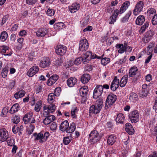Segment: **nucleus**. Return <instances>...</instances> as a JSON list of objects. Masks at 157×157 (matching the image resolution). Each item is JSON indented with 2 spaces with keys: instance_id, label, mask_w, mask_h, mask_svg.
<instances>
[{
  "instance_id": "nucleus-1",
  "label": "nucleus",
  "mask_w": 157,
  "mask_h": 157,
  "mask_svg": "<svg viewBox=\"0 0 157 157\" xmlns=\"http://www.w3.org/2000/svg\"><path fill=\"white\" fill-rule=\"evenodd\" d=\"M96 58L101 59V57L98 56L94 53H92L90 51H87L82 56V57L76 58L74 61V63L78 65L81 64L82 61L83 63L86 64L89 63V60L91 59Z\"/></svg>"
},
{
  "instance_id": "nucleus-2",
  "label": "nucleus",
  "mask_w": 157,
  "mask_h": 157,
  "mask_svg": "<svg viewBox=\"0 0 157 157\" xmlns=\"http://www.w3.org/2000/svg\"><path fill=\"white\" fill-rule=\"evenodd\" d=\"M103 101L102 99L97 100L94 105H91L90 108V114H97L99 113L103 105Z\"/></svg>"
},
{
  "instance_id": "nucleus-3",
  "label": "nucleus",
  "mask_w": 157,
  "mask_h": 157,
  "mask_svg": "<svg viewBox=\"0 0 157 157\" xmlns=\"http://www.w3.org/2000/svg\"><path fill=\"white\" fill-rule=\"evenodd\" d=\"M34 136L35 137V140H39L40 143H43L45 142L50 135L49 132H47L43 133L41 132L37 134L35 133L33 134Z\"/></svg>"
},
{
  "instance_id": "nucleus-4",
  "label": "nucleus",
  "mask_w": 157,
  "mask_h": 157,
  "mask_svg": "<svg viewBox=\"0 0 157 157\" xmlns=\"http://www.w3.org/2000/svg\"><path fill=\"white\" fill-rule=\"evenodd\" d=\"M117 99V97L115 95L111 93L109 94L106 101L105 105L106 109L108 108L109 107L112 105L115 102Z\"/></svg>"
},
{
  "instance_id": "nucleus-5",
  "label": "nucleus",
  "mask_w": 157,
  "mask_h": 157,
  "mask_svg": "<svg viewBox=\"0 0 157 157\" xmlns=\"http://www.w3.org/2000/svg\"><path fill=\"white\" fill-rule=\"evenodd\" d=\"M89 137L90 141L93 144L98 142L100 139L98 132L95 130L91 132L89 135Z\"/></svg>"
},
{
  "instance_id": "nucleus-6",
  "label": "nucleus",
  "mask_w": 157,
  "mask_h": 157,
  "mask_svg": "<svg viewBox=\"0 0 157 157\" xmlns=\"http://www.w3.org/2000/svg\"><path fill=\"white\" fill-rule=\"evenodd\" d=\"M33 113L30 112L25 114L23 118V120L25 124L28 123L33 124L36 122L35 119L33 117Z\"/></svg>"
},
{
  "instance_id": "nucleus-7",
  "label": "nucleus",
  "mask_w": 157,
  "mask_h": 157,
  "mask_svg": "<svg viewBox=\"0 0 157 157\" xmlns=\"http://www.w3.org/2000/svg\"><path fill=\"white\" fill-rule=\"evenodd\" d=\"M144 2L141 1L138 2L135 6L133 11V14L135 16L137 15L142 11L144 7Z\"/></svg>"
},
{
  "instance_id": "nucleus-8",
  "label": "nucleus",
  "mask_w": 157,
  "mask_h": 157,
  "mask_svg": "<svg viewBox=\"0 0 157 157\" xmlns=\"http://www.w3.org/2000/svg\"><path fill=\"white\" fill-rule=\"evenodd\" d=\"M128 116L132 123L137 122L139 120V114L138 111L136 110L130 112Z\"/></svg>"
},
{
  "instance_id": "nucleus-9",
  "label": "nucleus",
  "mask_w": 157,
  "mask_h": 157,
  "mask_svg": "<svg viewBox=\"0 0 157 157\" xmlns=\"http://www.w3.org/2000/svg\"><path fill=\"white\" fill-rule=\"evenodd\" d=\"M89 47L88 41L86 39H82L79 42V49L82 52L86 51Z\"/></svg>"
},
{
  "instance_id": "nucleus-10",
  "label": "nucleus",
  "mask_w": 157,
  "mask_h": 157,
  "mask_svg": "<svg viewBox=\"0 0 157 157\" xmlns=\"http://www.w3.org/2000/svg\"><path fill=\"white\" fill-rule=\"evenodd\" d=\"M67 51V47L63 45H58L56 49V54L61 56H63L65 54Z\"/></svg>"
},
{
  "instance_id": "nucleus-11",
  "label": "nucleus",
  "mask_w": 157,
  "mask_h": 157,
  "mask_svg": "<svg viewBox=\"0 0 157 157\" xmlns=\"http://www.w3.org/2000/svg\"><path fill=\"white\" fill-rule=\"evenodd\" d=\"M103 91L102 86L99 85L97 86L94 90L93 94V98L95 99L97 98L101 95Z\"/></svg>"
},
{
  "instance_id": "nucleus-12",
  "label": "nucleus",
  "mask_w": 157,
  "mask_h": 157,
  "mask_svg": "<svg viewBox=\"0 0 157 157\" xmlns=\"http://www.w3.org/2000/svg\"><path fill=\"white\" fill-rule=\"evenodd\" d=\"M115 47L116 48L118 49V52L120 54L123 53L128 48L130 49L132 48L128 46L126 43H124V44H117ZM132 49H131V50H132Z\"/></svg>"
},
{
  "instance_id": "nucleus-13",
  "label": "nucleus",
  "mask_w": 157,
  "mask_h": 157,
  "mask_svg": "<svg viewBox=\"0 0 157 157\" xmlns=\"http://www.w3.org/2000/svg\"><path fill=\"white\" fill-rule=\"evenodd\" d=\"M8 138V133L6 130L2 128L0 129V141L3 142Z\"/></svg>"
},
{
  "instance_id": "nucleus-14",
  "label": "nucleus",
  "mask_w": 157,
  "mask_h": 157,
  "mask_svg": "<svg viewBox=\"0 0 157 157\" xmlns=\"http://www.w3.org/2000/svg\"><path fill=\"white\" fill-rule=\"evenodd\" d=\"M50 59L48 57L43 58L39 63L40 67L41 68H45L48 67L51 64Z\"/></svg>"
},
{
  "instance_id": "nucleus-15",
  "label": "nucleus",
  "mask_w": 157,
  "mask_h": 157,
  "mask_svg": "<svg viewBox=\"0 0 157 157\" xmlns=\"http://www.w3.org/2000/svg\"><path fill=\"white\" fill-rule=\"evenodd\" d=\"M39 68L37 66H34L29 69L27 72V75L29 77H32L39 71Z\"/></svg>"
},
{
  "instance_id": "nucleus-16",
  "label": "nucleus",
  "mask_w": 157,
  "mask_h": 157,
  "mask_svg": "<svg viewBox=\"0 0 157 157\" xmlns=\"http://www.w3.org/2000/svg\"><path fill=\"white\" fill-rule=\"evenodd\" d=\"M119 80L117 76L115 77L114 79L111 83L110 86L111 89L113 91H115L119 87Z\"/></svg>"
},
{
  "instance_id": "nucleus-17",
  "label": "nucleus",
  "mask_w": 157,
  "mask_h": 157,
  "mask_svg": "<svg viewBox=\"0 0 157 157\" xmlns=\"http://www.w3.org/2000/svg\"><path fill=\"white\" fill-rule=\"evenodd\" d=\"M152 31H149L147 32L143 38V41L144 43L148 42L153 36Z\"/></svg>"
},
{
  "instance_id": "nucleus-18",
  "label": "nucleus",
  "mask_w": 157,
  "mask_h": 157,
  "mask_svg": "<svg viewBox=\"0 0 157 157\" xmlns=\"http://www.w3.org/2000/svg\"><path fill=\"white\" fill-rule=\"evenodd\" d=\"M80 5L79 4L74 3L69 6V11L71 13H74L76 12L80 8Z\"/></svg>"
},
{
  "instance_id": "nucleus-19",
  "label": "nucleus",
  "mask_w": 157,
  "mask_h": 157,
  "mask_svg": "<svg viewBox=\"0 0 157 157\" xmlns=\"http://www.w3.org/2000/svg\"><path fill=\"white\" fill-rule=\"evenodd\" d=\"M125 129L129 135L133 134L134 132V130L130 123H127L125 125Z\"/></svg>"
},
{
  "instance_id": "nucleus-20",
  "label": "nucleus",
  "mask_w": 157,
  "mask_h": 157,
  "mask_svg": "<svg viewBox=\"0 0 157 157\" xmlns=\"http://www.w3.org/2000/svg\"><path fill=\"white\" fill-rule=\"evenodd\" d=\"M59 76L57 75H52L48 81V85L51 86L55 83L58 79Z\"/></svg>"
},
{
  "instance_id": "nucleus-21",
  "label": "nucleus",
  "mask_w": 157,
  "mask_h": 157,
  "mask_svg": "<svg viewBox=\"0 0 157 157\" xmlns=\"http://www.w3.org/2000/svg\"><path fill=\"white\" fill-rule=\"evenodd\" d=\"M130 4V2L128 1H126L124 2L119 10V13L121 14L124 13L128 8Z\"/></svg>"
},
{
  "instance_id": "nucleus-22",
  "label": "nucleus",
  "mask_w": 157,
  "mask_h": 157,
  "mask_svg": "<svg viewBox=\"0 0 157 157\" xmlns=\"http://www.w3.org/2000/svg\"><path fill=\"white\" fill-rule=\"evenodd\" d=\"M1 52L2 53H6V54H4L5 56H10L12 54L11 51L9 52V48L6 46L3 45L1 46Z\"/></svg>"
},
{
  "instance_id": "nucleus-23",
  "label": "nucleus",
  "mask_w": 157,
  "mask_h": 157,
  "mask_svg": "<svg viewBox=\"0 0 157 157\" xmlns=\"http://www.w3.org/2000/svg\"><path fill=\"white\" fill-rule=\"evenodd\" d=\"M125 117L124 115L121 113L118 114L116 119L117 123L123 124L124 121Z\"/></svg>"
},
{
  "instance_id": "nucleus-24",
  "label": "nucleus",
  "mask_w": 157,
  "mask_h": 157,
  "mask_svg": "<svg viewBox=\"0 0 157 157\" xmlns=\"http://www.w3.org/2000/svg\"><path fill=\"white\" fill-rule=\"evenodd\" d=\"M55 119V117L54 116H49L44 119L43 123L45 125H47L53 121Z\"/></svg>"
},
{
  "instance_id": "nucleus-25",
  "label": "nucleus",
  "mask_w": 157,
  "mask_h": 157,
  "mask_svg": "<svg viewBox=\"0 0 157 157\" xmlns=\"http://www.w3.org/2000/svg\"><path fill=\"white\" fill-rule=\"evenodd\" d=\"M47 33V31L46 29H39L36 32L37 36L38 37H42L45 36Z\"/></svg>"
},
{
  "instance_id": "nucleus-26",
  "label": "nucleus",
  "mask_w": 157,
  "mask_h": 157,
  "mask_svg": "<svg viewBox=\"0 0 157 157\" xmlns=\"http://www.w3.org/2000/svg\"><path fill=\"white\" fill-rule=\"evenodd\" d=\"M69 126V124L68 121L67 120L65 121L61 124L59 127L60 129L63 132L65 131H66Z\"/></svg>"
},
{
  "instance_id": "nucleus-27",
  "label": "nucleus",
  "mask_w": 157,
  "mask_h": 157,
  "mask_svg": "<svg viewBox=\"0 0 157 157\" xmlns=\"http://www.w3.org/2000/svg\"><path fill=\"white\" fill-rule=\"evenodd\" d=\"M90 79V76L89 75L85 74L82 75L81 78V81L83 84L88 82Z\"/></svg>"
},
{
  "instance_id": "nucleus-28",
  "label": "nucleus",
  "mask_w": 157,
  "mask_h": 157,
  "mask_svg": "<svg viewBox=\"0 0 157 157\" xmlns=\"http://www.w3.org/2000/svg\"><path fill=\"white\" fill-rule=\"evenodd\" d=\"M77 79L75 78H70L68 79L67 83L69 87H73L77 82Z\"/></svg>"
},
{
  "instance_id": "nucleus-29",
  "label": "nucleus",
  "mask_w": 157,
  "mask_h": 157,
  "mask_svg": "<svg viewBox=\"0 0 157 157\" xmlns=\"http://www.w3.org/2000/svg\"><path fill=\"white\" fill-rule=\"evenodd\" d=\"M88 87L86 86H84L81 88L79 90V93L81 96H88Z\"/></svg>"
},
{
  "instance_id": "nucleus-30",
  "label": "nucleus",
  "mask_w": 157,
  "mask_h": 157,
  "mask_svg": "<svg viewBox=\"0 0 157 157\" xmlns=\"http://www.w3.org/2000/svg\"><path fill=\"white\" fill-rule=\"evenodd\" d=\"M145 18L143 15H140L136 18V23L138 25H141L144 22Z\"/></svg>"
},
{
  "instance_id": "nucleus-31",
  "label": "nucleus",
  "mask_w": 157,
  "mask_h": 157,
  "mask_svg": "<svg viewBox=\"0 0 157 157\" xmlns=\"http://www.w3.org/2000/svg\"><path fill=\"white\" fill-rule=\"evenodd\" d=\"M138 71V69L136 67H131L129 71V76L132 77L136 75Z\"/></svg>"
},
{
  "instance_id": "nucleus-32",
  "label": "nucleus",
  "mask_w": 157,
  "mask_h": 157,
  "mask_svg": "<svg viewBox=\"0 0 157 157\" xmlns=\"http://www.w3.org/2000/svg\"><path fill=\"white\" fill-rule=\"evenodd\" d=\"M129 99L133 102H136L138 100V96L135 93H130L129 97Z\"/></svg>"
},
{
  "instance_id": "nucleus-33",
  "label": "nucleus",
  "mask_w": 157,
  "mask_h": 157,
  "mask_svg": "<svg viewBox=\"0 0 157 157\" xmlns=\"http://www.w3.org/2000/svg\"><path fill=\"white\" fill-rule=\"evenodd\" d=\"M19 109V105L17 103L14 104L11 107L10 110V113L13 114L18 111Z\"/></svg>"
},
{
  "instance_id": "nucleus-34",
  "label": "nucleus",
  "mask_w": 157,
  "mask_h": 157,
  "mask_svg": "<svg viewBox=\"0 0 157 157\" xmlns=\"http://www.w3.org/2000/svg\"><path fill=\"white\" fill-rule=\"evenodd\" d=\"M128 79V75H124L122 78L120 82V86L123 87L125 86L126 84Z\"/></svg>"
},
{
  "instance_id": "nucleus-35",
  "label": "nucleus",
  "mask_w": 157,
  "mask_h": 157,
  "mask_svg": "<svg viewBox=\"0 0 157 157\" xmlns=\"http://www.w3.org/2000/svg\"><path fill=\"white\" fill-rule=\"evenodd\" d=\"M25 94V92L24 90H21L15 94H14V97L16 99H18L23 97Z\"/></svg>"
},
{
  "instance_id": "nucleus-36",
  "label": "nucleus",
  "mask_w": 157,
  "mask_h": 157,
  "mask_svg": "<svg viewBox=\"0 0 157 157\" xmlns=\"http://www.w3.org/2000/svg\"><path fill=\"white\" fill-rule=\"evenodd\" d=\"M76 128V125L74 123H72L71 125L68 127L66 131L67 132L69 133H71L74 132Z\"/></svg>"
},
{
  "instance_id": "nucleus-37",
  "label": "nucleus",
  "mask_w": 157,
  "mask_h": 157,
  "mask_svg": "<svg viewBox=\"0 0 157 157\" xmlns=\"http://www.w3.org/2000/svg\"><path fill=\"white\" fill-rule=\"evenodd\" d=\"M132 13V12L131 11H129L126 14L125 16L121 19V22L123 23L127 22L128 21L129 17L131 15Z\"/></svg>"
},
{
  "instance_id": "nucleus-38",
  "label": "nucleus",
  "mask_w": 157,
  "mask_h": 157,
  "mask_svg": "<svg viewBox=\"0 0 157 157\" xmlns=\"http://www.w3.org/2000/svg\"><path fill=\"white\" fill-rule=\"evenodd\" d=\"M116 137L113 135L110 136L107 140L108 144L110 145H113L116 141Z\"/></svg>"
},
{
  "instance_id": "nucleus-39",
  "label": "nucleus",
  "mask_w": 157,
  "mask_h": 157,
  "mask_svg": "<svg viewBox=\"0 0 157 157\" xmlns=\"http://www.w3.org/2000/svg\"><path fill=\"white\" fill-rule=\"evenodd\" d=\"M8 36L7 33L5 31L2 32L0 36V40L2 42L5 41L7 39Z\"/></svg>"
},
{
  "instance_id": "nucleus-40",
  "label": "nucleus",
  "mask_w": 157,
  "mask_h": 157,
  "mask_svg": "<svg viewBox=\"0 0 157 157\" xmlns=\"http://www.w3.org/2000/svg\"><path fill=\"white\" fill-rule=\"evenodd\" d=\"M56 96V95L53 93L49 94L48 95V102L51 104L54 101Z\"/></svg>"
},
{
  "instance_id": "nucleus-41",
  "label": "nucleus",
  "mask_w": 157,
  "mask_h": 157,
  "mask_svg": "<svg viewBox=\"0 0 157 157\" xmlns=\"http://www.w3.org/2000/svg\"><path fill=\"white\" fill-rule=\"evenodd\" d=\"M72 138L71 134L69 136L64 137L63 142L64 144L65 145L68 144L71 141Z\"/></svg>"
},
{
  "instance_id": "nucleus-42",
  "label": "nucleus",
  "mask_w": 157,
  "mask_h": 157,
  "mask_svg": "<svg viewBox=\"0 0 157 157\" xmlns=\"http://www.w3.org/2000/svg\"><path fill=\"white\" fill-rule=\"evenodd\" d=\"M64 24L61 22H58L55 24L54 25V28L56 29H62L64 27Z\"/></svg>"
},
{
  "instance_id": "nucleus-43",
  "label": "nucleus",
  "mask_w": 157,
  "mask_h": 157,
  "mask_svg": "<svg viewBox=\"0 0 157 157\" xmlns=\"http://www.w3.org/2000/svg\"><path fill=\"white\" fill-rule=\"evenodd\" d=\"M20 120V116L18 115L13 116L12 118V121L13 123L17 124L18 123Z\"/></svg>"
},
{
  "instance_id": "nucleus-44",
  "label": "nucleus",
  "mask_w": 157,
  "mask_h": 157,
  "mask_svg": "<svg viewBox=\"0 0 157 157\" xmlns=\"http://www.w3.org/2000/svg\"><path fill=\"white\" fill-rule=\"evenodd\" d=\"M78 111L77 108L76 106L72 107L71 111V114L73 118H75L76 117L75 113Z\"/></svg>"
},
{
  "instance_id": "nucleus-45",
  "label": "nucleus",
  "mask_w": 157,
  "mask_h": 157,
  "mask_svg": "<svg viewBox=\"0 0 157 157\" xmlns=\"http://www.w3.org/2000/svg\"><path fill=\"white\" fill-rule=\"evenodd\" d=\"M42 102L41 101L37 102L35 107V110L36 112H39L41 108Z\"/></svg>"
},
{
  "instance_id": "nucleus-46",
  "label": "nucleus",
  "mask_w": 157,
  "mask_h": 157,
  "mask_svg": "<svg viewBox=\"0 0 157 157\" xmlns=\"http://www.w3.org/2000/svg\"><path fill=\"white\" fill-rule=\"evenodd\" d=\"M34 126L33 124H30L29 127L27 128V132L29 135L31 134L34 129Z\"/></svg>"
},
{
  "instance_id": "nucleus-47",
  "label": "nucleus",
  "mask_w": 157,
  "mask_h": 157,
  "mask_svg": "<svg viewBox=\"0 0 157 157\" xmlns=\"http://www.w3.org/2000/svg\"><path fill=\"white\" fill-rule=\"evenodd\" d=\"M8 112V109L6 107L4 108L2 110L0 116L1 117H5L6 116Z\"/></svg>"
},
{
  "instance_id": "nucleus-48",
  "label": "nucleus",
  "mask_w": 157,
  "mask_h": 157,
  "mask_svg": "<svg viewBox=\"0 0 157 157\" xmlns=\"http://www.w3.org/2000/svg\"><path fill=\"white\" fill-rule=\"evenodd\" d=\"M148 23L146 22L144 25L141 27L139 31L140 33L144 32L146 29L148 27Z\"/></svg>"
},
{
  "instance_id": "nucleus-49",
  "label": "nucleus",
  "mask_w": 157,
  "mask_h": 157,
  "mask_svg": "<svg viewBox=\"0 0 157 157\" xmlns=\"http://www.w3.org/2000/svg\"><path fill=\"white\" fill-rule=\"evenodd\" d=\"M7 142L9 146H12L14 145V141L13 138H8Z\"/></svg>"
},
{
  "instance_id": "nucleus-50",
  "label": "nucleus",
  "mask_w": 157,
  "mask_h": 157,
  "mask_svg": "<svg viewBox=\"0 0 157 157\" xmlns=\"http://www.w3.org/2000/svg\"><path fill=\"white\" fill-rule=\"evenodd\" d=\"M8 72V69L7 67H5L2 70L1 75L3 78H5L7 75Z\"/></svg>"
},
{
  "instance_id": "nucleus-51",
  "label": "nucleus",
  "mask_w": 157,
  "mask_h": 157,
  "mask_svg": "<svg viewBox=\"0 0 157 157\" xmlns=\"http://www.w3.org/2000/svg\"><path fill=\"white\" fill-rule=\"evenodd\" d=\"M110 61V59L109 58H104L101 60V64L103 65H105L109 63Z\"/></svg>"
},
{
  "instance_id": "nucleus-52",
  "label": "nucleus",
  "mask_w": 157,
  "mask_h": 157,
  "mask_svg": "<svg viewBox=\"0 0 157 157\" xmlns=\"http://www.w3.org/2000/svg\"><path fill=\"white\" fill-rule=\"evenodd\" d=\"M55 11L54 10L52 9H48L46 12V14L47 15L49 16H53L55 14Z\"/></svg>"
},
{
  "instance_id": "nucleus-53",
  "label": "nucleus",
  "mask_w": 157,
  "mask_h": 157,
  "mask_svg": "<svg viewBox=\"0 0 157 157\" xmlns=\"http://www.w3.org/2000/svg\"><path fill=\"white\" fill-rule=\"evenodd\" d=\"M44 113L43 115L44 116L46 117L49 115L50 113H51L49 110V109L47 108V107L44 106L43 108Z\"/></svg>"
},
{
  "instance_id": "nucleus-54",
  "label": "nucleus",
  "mask_w": 157,
  "mask_h": 157,
  "mask_svg": "<svg viewBox=\"0 0 157 157\" xmlns=\"http://www.w3.org/2000/svg\"><path fill=\"white\" fill-rule=\"evenodd\" d=\"M51 113L53 112L56 109L55 105L53 104H50L48 107H47Z\"/></svg>"
},
{
  "instance_id": "nucleus-55",
  "label": "nucleus",
  "mask_w": 157,
  "mask_h": 157,
  "mask_svg": "<svg viewBox=\"0 0 157 157\" xmlns=\"http://www.w3.org/2000/svg\"><path fill=\"white\" fill-rule=\"evenodd\" d=\"M151 22L153 25H155L157 24V14L154 16L152 19Z\"/></svg>"
},
{
  "instance_id": "nucleus-56",
  "label": "nucleus",
  "mask_w": 157,
  "mask_h": 157,
  "mask_svg": "<svg viewBox=\"0 0 157 157\" xmlns=\"http://www.w3.org/2000/svg\"><path fill=\"white\" fill-rule=\"evenodd\" d=\"M37 1V0H26L27 4L29 5H32L35 4Z\"/></svg>"
},
{
  "instance_id": "nucleus-57",
  "label": "nucleus",
  "mask_w": 157,
  "mask_h": 157,
  "mask_svg": "<svg viewBox=\"0 0 157 157\" xmlns=\"http://www.w3.org/2000/svg\"><path fill=\"white\" fill-rule=\"evenodd\" d=\"M147 90H143L140 93V96L142 98H144L147 96Z\"/></svg>"
},
{
  "instance_id": "nucleus-58",
  "label": "nucleus",
  "mask_w": 157,
  "mask_h": 157,
  "mask_svg": "<svg viewBox=\"0 0 157 157\" xmlns=\"http://www.w3.org/2000/svg\"><path fill=\"white\" fill-rule=\"evenodd\" d=\"M156 12L155 10L153 8H151L148 9L147 12V13L149 15L153 14L155 13Z\"/></svg>"
},
{
  "instance_id": "nucleus-59",
  "label": "nucleus",
  "mask_w": 157,
  "mask_h": 157,
  "mask_svg": "<svg viewBox=\"0 0 157 157\" xmlns=\"http://www.w3.org/2000/svg\"><path fill=\"white\" fill-rule=\"evenodd\" d=\"M15 85V81L13 80H10V82L9 84L8 85V87L10 89H12L14 86Z\"/></svg>"
},
{
  "instance_id": "nucleus-60",
  "label": "nucleus",
  "mask_w": 157,
  "mask_h": 157,
  "mask_svg": "<svg viewBox=\"0 0 157 157\" xmlns=\"http://www.w3.org/2000/svg\"><path fill=\"white\" fill-rule=\"evenodd\" d=\"M119 13V10L118 9H116L114 10L112 16H113L115 18H117Z\"/></svg>"
},
{
  "instance_id": "nucleus-61",
  "label": "nucleus",
  "mask_w": 157,
  "mask_h": 157,
  "mask_svg": "<svg viewBox=\"0 0 157 157\" xmlns=\"http://www.w3.org/2000/svg\"><path fill=\"white\" fill-rule=\"evenodd\" d=\"M81 98H80V101L81 103H84L86 101L87 96H81Z\"/></svg>"
},
{
  "instance_id": "nucleus-62",
  "label": "nucleus",
  "mask_w": 157,
  "mask_h": 157,
  "mask_svg": "<svg viewBox=\"0 0 157 157\" xmlns=\"http://www.w3.org/2000/svg\"><path fill=\"white\" fill-rule=\"evenodd\" d=\"M57 128L56 124L55 122H53L50 125V128L52 130H55Z\"/></svg>"
},
{
  "instance_id": "nucleus-63",
  "label": "nucleus",
  "mask_w": 157,
  "mask_h": 157,
  "mask_svg": "<svg viewBox=\"0 0 157 157\" xmlns=\"http://www.w3.org/2000/svg\"><path fill=\"white\" fill-rule=\"evenodd\" d=\"M81 26L82 27H84L87 25L88 21L87 20H83L81 21Z\"/></svg>"
},
{
  "instance_id": "nucleus-64",
  "label": "nucleus",
  "mask_w": 157,
  "mask_h": 157,
  "mask_svg": "<svg viewBox=\"0 0 157 157\" xmlns=\"http://www.w3.org/2000/svg\"><path fill=\"white\" fill-rule=\"evenodd\" d=\"M8 18V16L7 15H6L4 16L2 18V22L1 25H3L4 24L7 20Z\"/></svg>"
}]
</instances>
